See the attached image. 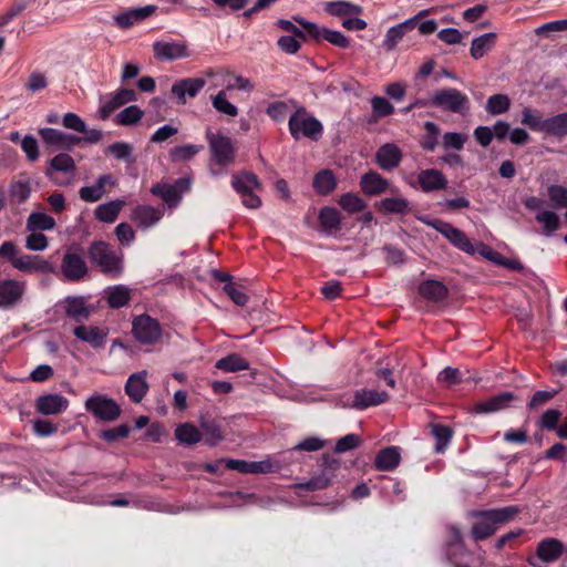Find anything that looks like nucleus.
<instances>
[{
	"instance_id": "nucleus-35",
	"label": "nucleus",
	"mask_w": 567,
	"mask_h": 567,
	"mask_svg": "<svg viewBox=\"0 0 567 567\" xmlns=\"http://www.w3.org/2000/svg\"><path fill=\"white\" fill-rule=\"evenodd\" d=\"M65 313L78 323L89 320L91 309L85 305L82 297H68L65 300Z\"/></svg>"
},
{
	"instance_id": "nucleus-43",
	"label": "nucleus",
	"mask_w": 567,
	"mask_h": 567,
	"mask_svg": "<svg viewBox=\"0 0 567 567\" xmlns=\"http://www.w3.org/2000/svg\"><path fill=\"white\" fill-rule=\"evenodd\" d=\"M31 192V183L28 178L13 181L9 186V196L12 203H25L29 199Z\"/></svg>"
},
{
	"instance_id": "nucleus-4",
	"label": "nucleus",
	"mask_w": 567,
	"mask_h": 567,
	"mask_svg": "<svg viewBox=\"0 0 567 567\" xmlns=\"http://www.w3.org/2000/svg\"><path fill=\"white\" fill-rule=\"evenodd\" d=\"M429 104L444 112L466 114L470 110V100L457 89L449 87L435 91Z\"/></svg>"
},
{
	"instance_id": "nucleus-50",
	"label": "nucleus",
	"mask_w": 567,
	"mask_h": 567,
	"mask_svg": "<svg viewBox=\"0 0 567 567\" xmlns=\"http://www.w3.org/2000/svg\"><path fill=\"white\" fill-rule=\"evenodd\" d=\"M511 107V100L506 94H494L487 99L485 110L491 115H501Z\"/></svg>"
},
{
	"instance_id": "nucleus-13",
	"label": "nucleus",
	"mask_w": 567,
	"mask_h": 567,
	"mask_svg": "<svg viewBox=\"0 0 567 567\" xmlns=\"http://www.w3.org/2000/svg\"><path fill=\"white\" fill-rule=\"evenodd\" d=\"M513 392L504 391L482 400L474 404L473 411L477 414H489L503 411L512 405L516 400Z\"/></svg>"
},
{
	"instance_id": "nucleus-51",
	"label": "nucleus",
	"mask_w": 567,
	"mask_h": 567,
	"mask_svg": "<svg viewBox=\"0 0 567 567\" xmlns=\"http://www.w3.org/2000/svg\"><path fill=\"white\" fill-rule=\"evenodd\" d=\"M432 434L436 441L435 451L443 453L452 440L453 431L447 425L434 424L432 425Z\"/></svg>"
},
{
	"instance_id": "nucleus-2",
	"label": "nucleus",
	"mask_w": 567,
	"mask_h": 567,
	"mask_svg": "<svg viewBox=\"0 0 567 567\" xmlns=\"http://www.w3.org/2000/svg\"><path fill=\"white\" fill-rule=\"evenodd\" d=\"M87 257L102 274L117 277L123 270L122 257L103 240H95L87 248Z\"/></svg>"
},
{
	"instance_id": "nucleus-6",
	"label": "nucleus",
	"mask_w": 567,
	"mask_h": 567,
	"mask_svg": "<svg viewBox=\"0 0 567 567\" xmlns=\"http://www.w3.org/2000/svg\"><path fill=\"white\" fill-rule=\"evenodd\" d=\"M293 20L305 29V31L312 40L318 43L321 41H327L328 43L339 49H349L351 45V40L340 31L320 27L317 23L310 22L299 16H295Z\"/></svg>"
},
{
	"instance_id": "nucleus-30",
	"label": "nucleus",
	"mask_w": 567,
	"mask_h": 567,
	"mask_svg": "<svg viewBox=\"0 0 567 567\" xmlns=\"http://www.w3.org/2000/svg\"><path fill=\"white\" fill-rule=\"evenodd\" d=\"M318 221L322 230L329 235L337 234L342 228V216L334 207H322L319 210Z\"/></svg>"
},
{
	"instance_id": "nucleus-27",
	"label": "nucleus",
	"mask_w": 567,
	"mask_h": 567,
	"mask_svg": "<svg viewBox=\"0 0 567 567\" xmlns=\"http://www.w3.org/2000/svg\"><path fill=\"white\" fill-rule=\"evenodd\" d=\"M390 183L378 172L369 171L360 178L361 190L368 196H377L386 192Z\"/></svg>"
},
{
	"instance_id": "nucleus-34",
	"label": "nucleus",
	"mask_w": 567,
	"mask_h": 567,
	"mask_svg": "<svg viewBox=\"0 0 567 567\" xmlns=\"http://www.w3.org/2000/svg\"><path fill=\"white\" fill-rule=\"evenodd\" d=\"M199 423L202 439L206 445L215 446L224 439L220 424L215 419L202 416Z\"/></svg>"
},
{
	"instance_id": "nucleus-19",
	"label": "nucleus",
	"mask_w": 567,
	"mask_h": 567,
	"mask_svg": "<svg viewBox=\"0 0 567 567\" xmlns=\"http://www.w3.org/2000/svg\"><path fill=\"white\" fill-rule=\"evenodd\" d=\"M206 81L203 78H186L175 82L171 92L178 100V103L185 104L186 96L195 97L205 86Z\"/></svg>"
},
{
	"instance_id": "nucleus-3",
	"label": "nucleus",
	"mask_w": 567,
	"mask_h": 567,
	"mask_svg": "<svg viewBox=\"0 0 567 567\" xmlns=\"http://www.w3.org/2000/svg\"><path fill=\"white\" fill-rule=\"evenodd\" d=\"M290 135L299 141L307 137L313 142H318L323 134L322 123L315 116L309 115L305 106H300L290 117L288 122Z\"/></svg>"
},
{
	"instance_id": "nucleus-48",
	"label": "nucleus",
	"mask_w": 567,
	"mask_h": 567,
	"mask_svg": "<svg viewBox=\"0 0 567 567\" xmlns=\"http://www.w3.org/2000/svg\"><path fill=\"white\" fill-rule=\"evenodd\" d=\"M339 206L349 214L363 212L367 208L365 202L354 193H346L338 199Z\"/></svg>"
},
{
	"instance_id": "nucleus-11",
	"label": "nucleus",
	"mask_w": 567,
	"mask_h": 567,
	"mask_svg": "<svg viewBox=\"0 0 567 567\" xmlns=\"http://www.w3.org/2000/svg\"><path fill=\"white\" fill-rule=\"evenodd\" d=\"M25 284L16 279L0 280V309L9 310L22 301Z\"/></svg>"
},
{
	"instance_id": "nucleus-36",
	"label": "nucleus",
	"mask_w": 567,
	"mask_h": 567,
	"mask_svg": "<svg viewBox=\"0 0 567 567\" xmlns=\"http://www.w3.org/2000/svg\"><path fill=\"white\" fill-rule=\"evenodd\" d=\"M324 11L330 16L344 20L348 17L361 16L363 9L361 6L349 1H329L324 3Z\"/></svg>"
},
{
	"instance_id": "nucleus-59",
	"label": "nucleus",
	"mask_w": 567,
	"mask_h": 567,
	"mask_svg": "<svg viewBox=\"0 0 567 567\" xmlns=\"http://www.w3.org/2000/svg\"><path fill=\"white\" fill-rule=\"evenodd\" d=\"M547 195L554 208H567V188L561 185H550Z\"/></svg>"
},
{
	"instance_id": "nucleus-49",
	"label": "nucleus",
	"mask_w": 567,
	"mask_h": 567,
	"mask_svg": "<svg viewBox=\"0 0 567 567\" xmlns=\"http://www.w3.org/2000/svg\"><path fill=\"white\" fill-rule=\"evenodd\" d=\"M131 300V290L124 286H115L107 291V303L112 309L126 306Z\"/></svg>"
},
{
	"instance_id": "nucleus-38",
	"label": "nucleus",
	"mask_w": 567,
	"mask_h": 567,
	"mask_svg": "<svg viewBox=\"0 0 567 567\" xmlns=\"http://www.w3.org/2000/svg\"><path fill=\"white\" fill-rule=\"evenodd\" d=\"M124 202L121 199L111 200L105 204L99 205L94 210V217L101 223H114L122 208H123Z\"/></svg>"
},
{
	"instance_id": "nucleus-37",
	"label": "nucleus",
	"mask_w": 567,
	"mask_h": 567,
	"mask_svg": "<svg viewBox=\"0 0 567 567\" xmlns=\"http://www.w3.org/2000/svg\"><path fill=\"white\" fill-rule=\"evenodd\" d=\"M132 218L138 227L148 228L162 218V213L152 206L138 205L133 210Z\"/></svg>"
},
{
	"instance_id": "nucleus-23",
	"label": "nucleus",
	"mask_w": 567,
	"mask_h": 567,
	"mask_svg": "<svg viewBox=\"0 0 567 567\" xmlns=\"http://www.w3.org/2000/svg\"><path fill=\"white\" fill-rule=\"evenodd\" d=\"M390 395L385 391L361 389L354 392L352 406L357 410H365L386 402Z\"/></svg>"
},
{
	"instance_id": "nucleus-31",
	"label": "nucleus",
	"mask_w": 567,
	"mask_h": 567,
	"mask_svg": "<svg viewBox=\"0 0 567 567\" xmlns=\"http://www.w3.org/2000/svg\"><path fill=\"white\" fill-rule=\"evenodd\" d=\"M377 210L384 215H406L410 213V202L404 197H386L374 203Z\"/></svg>"
},
{
	"instance_id": "nucleus-8",
	"label": "nucleus",
	"mask_w": 567,
	"mask_h": 567,
	"mask_svg": "<svg viewBox=\"0 0 567 567\" xmlns=\"http://www.w3.org/2000/svg\"><path fill=\"white\" fill-rule=\"evenodd\" d=\"M84 406L86 412L103 422H113L121 415V406L113 399L102 394L90 396Z\"/></svg>"
},
{
	"instance_id": "nucleus-26",
	"label": "nucleus",
	"mask_w": 567,
	"mask_h": 567,
	"mask_svg": "<svg viewBox=\"0 0 567 567\" xmlns=\"http://www.w3.org/2000/svg\"><path fill=\"white\" fill-rule=\"evenodd\" d=\"M156 10V6H145L140 8H132L125 12L115 16L116 25L122 29H128L137 22L143 21L152 16Z\"/></svg>"
},
{
	"instance_id": "nucleus-28",
	"label": "nucleus",
	"mask_w": 567,
	"mask_h": 567,
	"mask_svg": "<svg viewBox=\"0 0 567 567\" xmlns=\"http://www.w3.org/2000/svg\"><path fill=\"white\" fill-rule=\"evenodd\" d=\"M75 171V162L68 153H60L51 158L48 163V167L44 171L45 176L53 181L55 184H62L54 178L55 172H62L65 174H73Z\"/></svg>"
},
{
	"instance_id": "nucleus-40",
	"label": "nucleus",
	"mask_w": 567,
	"mask_h": 567,
	"mask_svg": "<svg viewBox=\"0 0 567 567\" xmlns=\"http://www.w3.org/2000/svg\"><path fill=\"white\" fill-rule=\"evenodd\" d=\"M151 193L161 197L168 205V207H175L181 202L178 188L172 184L157 183L152 186Z\"/></svg>"
},
{
	"instance_id": "nucleus-15",
	"label": "nucleus",
	"mask_w": 567,
	"mask_h": 567,
	"mask_svg": "<svg viewBox=\"0 0 567 567\" xmlns=\"http://www.w3.org/2000/svg\"><path fill=\"white\" fill-rule=\"evenodd\" d=\"M209 146L217 164L225 166L234 161L235 151L231 140L224 135L215 136L213 133H207Z\"/></svg>"
},
{
	"instance_id": "nucleus-29",
	"label": "nucleus",
	"mask_w": 567,
	"mask_h": 567,
	"mask_svg": "<svg viewBox=\"0 0 567 567\" xmlns=\"http://www.w3.org/2000/svg\"><path fill=\"white\" fill-rule=\"evenodd\" d=\"M401 462V454L399 446H388L380 450L374 458V467L378 471L391 472L394 471Z\"/></svg>"
},
{
	"instance_id": "nucleus-24",
	"label": "nucleus",
	"mask_w": 567,
	"mask_h": 567,
	"mask_svg": "<svg viewBox=\"0 0 567 567\" xmlns=\"http://www.w3.org/2000/svg\"><path fill=\"white\" fill-rule=\"evenodd\" d=\"M401 161L402 152L392 143L380 146L375 153V162L383 171H391L398 167Z\"/></svg>"
},
{
	"instance_id": "nucleus-20",
	"label": "nucleus",
	"mask_w": 567,
	"mask_h": 567,
	"mask_svg": "<svg viewBox=\"0 0 567 567\" xmlns=\"http://www.w3.org/2000/svg\"><path fill=\"white\" fill-rule=\"evenodd\" d=\"M12 266L23 272H42L49 274L54 271V267L40 256L22 255L18 259L12 260Z\"/></svg>"
},
{
	"instance_id": "nucleus-9",
	"label": "nucleus",
	"mask_w": 567,
	"mask_h": 567,
	"mask_svg": "<svg viewBox=\"0 0 567 567\" xmlns=\"http://www.w3.org/2000/svg\"><path fill=\"white\" fill-rule=\"evenodd\" d=\"M430 225L460 250L468 255H475L476 245L471 241L463 230L441 219H434Z\"/></svg>"
},
{
	"instance_id": "nucleus-41",
	"label": "nucleus",
	"mask_w": 567,
	"mask_h": 567,
	"mask_svg": "<svg viewBox=\"0 0 567 567\" xmlns=\"http://www.w3.org/2000/svg\"><path fill=\"white\" fill-rule=\"evenodd\" d=\"M216 369L225 372H238L249 369V362L238 353H230L215 363Z\"/></svg>"
},
{
	"instance_id": "nucleus-12",
	"label": "nucleus",
	"mask_w": 567,
	"mask_h": 567,
	"mask_svg": "<svg viewBox=\"0 0 567 567\" xmlns=\"http://www.w3.org/2000/svg\"><path fill=\"white\" fill-rule=\"evenodd\" d=\"M39 135L48 146H54L61 151H72L83 138L64 133L62 131L44 127L39 130Z\"/></svg>"
},
{
	"instance_id": "nucleus-16",
	"label": "nucleus",
	"mask_w": 567,
	"mask_h": 567,
	"mask_svg": "<svg viewBox=\"0 0 567 567\" xmlns=\"http://www.w3.org/2000/svg\"><path fill=\"white\" fill-rule=\"evenodd\" d=\"M419 295L431 305H442L449 297V288L440 280L426 279L417 286Z\"/></svg>"
},
{
	"instance_id": "nucleus-64",
	"label": "nucleus",
	"mask_w": 567,
	"mask_h": 567,
	"mask_svg": "<svg viewBox=\"0 0 567 567\" xmlns=\"http://www.w3.org/2000/svg\"><path fill=\"white\" fill-rule=\"evenodd\" d=\"M437 380L439 382L444 383L446 386L451 388L460 384L463 381V374L461 370L447 367L440 372Z\"/></svg>"
},
{
	"instance_id": "nucleus-55",
	"label": "nucleus",
	"mask_w": 567,
	"mask_h": 567,
	"mask_svg": "<svg viewBox=\"0 0 567 567\" xmlns=\"http://www.w3.org/2000/svg\"><path fill=\"white\" fill-rule=\"evenodd\" d=\"M535 219L544 224L543 233L550 236L554 231L560 228V219L558 215L550 210H544L536 215Z\"/></svg>"
},
{
	"instance_id": "nucleus-25",
	"label": "nucleus",
	"mask_w": 567,
	"mask_h": 567,
	"mask_svg": "<svg viewBox=\"0 0 567 567\" xmlns=\"http://www.w3.org/2000/svg\"><path fill=\"white\" fill-rule=\"evenodd\" d=\"M147 371H141L133 373L128 377L125 384V393L128 395L132 402L140 403L148 391V384L146 382Z\"/></svg>"
},
{
	"instance_id": "nucleus-53",
	"label": "nucleus",
	"mask_w": 567,
	"mask_h": 567,
	"mask_svg": "<svg viewBox=\"0 0 567 567\" xmlns=\"http://www.w3.org/2000/svg\"><path fill=\"white\" fill-rule=\"evenodd\" d=\"M202 150L203 145L187 144L183 146H175L169 151V157L172 162H187L190 161Z\"/></svg>"
},
{
	"instance_id": "nucleus-56",
	"label": "nucleus",
	"mask_w": 567,
	"mask_h": 567,
	"mask_svg": "<svg viewBox=\"0 0 567 567\" xmlns=\"http://www.w3.org/2000/svg\"><path fill=\"white\" fill-rule=\"evenodd\" d=\"M560 419L561 412L559 410L549 409L542 414L536 425L539 430L554 431L557 429Z\"/></svg>"
},
{
	"instance_id": "nucleus-47",
	"label": "nucleus",
	"mask_w": 567,
	"mask_h": 567,
	"mask_svg": "<svg viewBox=\"0 0 567 567\" xmlns=\"http://www.w3.org/2000/svg\"><path fill=\"white\" fill-rule=\"evenodd\" d=\"M106 153L126 164H135L136 157L133 154V146L126 142H115L107 146Z\"/></svg>"
},
{
	"instance_id": "nucleus-58",
	"label": "nucleus",
	"mask_w": 567,
	"mask_h": 567,
	"mask_svg": "<svg viewBox=\"0 0 567 567\" xmlns=\"http://www.w3.org/2000/svg\"><path fill=\"white\" fill-rule=\"evenodd\" d=\"M212 103L214 109L219 113L228 116H236L238 114L237 106L227 100L225 91H219L215 96H213Z\"/></svg>"
},
{
	"instance_id": "nucleus-32",
	"label": "nucleus",
	"mask_w": 567,
	"mask_h": 567,
	"mask_svg": "<svg viewBox=\"0 0 567 567\" xmlns=\"http://www.w3.org/2000/svg\"><path fill=\"white\" fill-rule=\"evenodd\" d=\"M74 336L81 341L87 342L93 348H102L107 336L99 327L79 324L73 330Z\"/></svg>"
},
{
	"instance_id": "nucleus-14",
	"label": "nucleus",
	"mask_w": 567,
	"mask_h": 567,
	"mask_svg": "<svg viewBox=\"0 0 567 567\" xmlns=\"http://www.w3.org/2000/svg\"><path fill=\"white\" fill-rule=\"evenodd\" d=\"M61 271L68 281H80L86 276L89 268L81 255L68 251L62 258Z\"/></svg>"
},
{
	"instance_id": "nucleus-45",
	"label": "nucleus",
	"mask_w": 567,
	"mask_h": 567,
	"mask_svg": "<svg viewBox=\"0 0 567 567\" xmlns=\"http://www.w3.org/2000/svg\"><path fill=\"white\" fill-rule=\"evenodd\" d=\"M545 134L556 137L567 136V112L546 118Z\"/></svg>"
},
{
	"instance_id": "nucleus-18",
	"label": "nucleus",
	"mask_w": 567,
	"mask_h": 567,
	"mask_svg": "<svg viewBox=\"0 0 567 567\" xmlns=\"http://www.w3.org/2000/svg\"><path fill=\"white\" fill-rule=\"evenodd\" d=\"M426 11H421L419 16L408 19L402 23H399L394 27H391L383 39V48L386 51H393L399 42L403 39V37L413 31L417 27V19L421 16H424Z\"/></svg>"
},
{
	"instance_id": "nucleus-7",
	"label": "nucleus",
	"mask_w": 567,
	"mask_h": 567,
	"mask_svg": "<svg viewBox=\"0 0 567 567\" xmlns=\"http://www.w3.org/2000/svg\"><path fill=\"white\" fill-rule=\"evenodd\" d=\"M132 333L140 343L152 346L161 340L163 329L157 319L143 313L133 319Z\"/></svg>"
},
{
	"instance_id": "nucleus-46",
	"label": "nucleus",
	"mask_w": 567,
	"mask_h": 567,
	"mask_svg": "<svg viewBox=\"0 0 567 567\" xmlns=\"http://www.w3.org/2000/svg\"><path fill=\"white\" fill-rule=\"evenodd\" d=\"M55 227V219L44 213H31L27 219V229L34 230H51Z\"/></svg>"
},
{
	"instance_id": "nucleus-42",
	"label": "nucleus",
	"mask_w": 567,
	"mask_h": 567,
	"mask_svg": "<svg viewBox=\"0 0 567 567\" xmlns=\"http://www.w3.org/2000/svg\"><path fill=\"white\" fill-rule=\"evenodd\" d=\"M175 437L184 445H194L202 440V432L189 422L182 423L175 429Z\"/></svg>"
},
{
	"instance_id": "nucleus-44",
	"label": "nucleus",
	"mask_w": 567,
	"mask_h": 567,
	"mask_svg": "<svg viewBox=\"0 0 567 567\" xmlns=\"http://www.w3.org/2000/svg\"><path fill=\"white\" fill-rule=\"evenodd\" d=\"M496 33H485L472 41L471 55L473 59L478 60L483 58L495 44Z\"/></svg>"
},
{
	"instance_id": "nucleus-61",
	"label": "nucleus",
	"mask_w": 567,
	"mask_h": 567,
	"mask_svg": "<svg viewBox=\"0 0 567 567\" xmlns=\"http://www.w3.org/2000/svg\"><path fill=\"white\" fill-rule=\"evenodd\" d=\"M223 291L231 299L237 306H246L248 302V296L241 290L237 282H227L223 287Z\"/></svg>"
},
{
	"instance_id": "nucleus-39",
	"label": "nucleus",
	"mask_w": 567,
	"mask_h": 567,
	"mask_svg": "<svg viewBox=\"0 0 567 567\" xmlns=\"http://www.w3.org/2000/svg\"><path fill=\"white\" fill-rule=\"evenodd\" d=\"M312 187L317 194L326 196L332 193L337 187V179L330 169L318 172L312 181Z\"/></svg>"
},
{
	"instance_id": "nucleus-22",
	"label": "nucleus",
	"mask_w": 567,
	"mask_h": 567,
	"mask_svg": "<svg viewBox=\"0 0 567 567\" xmlns=\"http://www.w3.org/2000/svg\"><path fill=\"white\" fill-rule=\"evenodd\" d=\"M417 184L422 192L431 193L447 187L446 176L439 169L426 168L417 174Z\"/></svg>"
},
{
	"instance_id": "nucleus-52",
	"label": "nucleus",
	"mask_w": 567,
	"mask_h": 567,
	"mask_svg": "<svg viewBox=\"0 0 567 567\" xmlns=\"http://www.w3.org/2000/svg\"><path fill=\"white\" fill-rule=\"evenodd\" d=\"M522 123L528 126L532 131L545 133L546 118L537 110L525 107L523 110Z\"/></svg>"
},
{
	"instance_id": "nucleus-63",
	"label": "nucleus",
	"mask_w": 567,
	"mask_h": 567,
	"mask_svg": "<svg viewBox=\"0 0 567 567\" xmlns=\"http://www.w3.org/2000/svg\"><path fill=\"white\" fill-rule=\"evenodd\" d=\"M361 437L358 434L350 433L342 437H340L334 446L336 453H346L348 451L354 450L361 444Z\"/></svg>"
},
{
	"instance_id": "nucleus-1",
	"label": "nucleus",
	"mask_w": 567,
	"mask_h": 567,
	"mask_svg": "<svg viewBox=\"0 0 567 567\" xmlns=\"http://www.w3.org/2000/svg\"><path fill=\"white\" fill-rule=\"evenodd\" d=\"M519 512L516 505L475 512L473 516L476 522L472 526L471 537L475 542L492 537L501 526L513 520Z\"/></svg>"
},
{
	"instance_id": "nucleus-54",
	"label": "nucleus",
	"mask_w": 567,
	"mask_h": 567,
	"mask_svg": "<svg viewBox=\"0 0 567 567\" xmlns=\"http://www.w3.org/2000/svg\"><path fill=\"white\" fill-rule=\"evenodd\" d=\"M144 112L137 105H131L121 111L115 118L116 124L130 126L141 121Z\"/></svg>"
},
{
	"instance_id": "nucleus-5",
	"label": "nucleus",
	"mask_w": 567,
	"mask_h": 567,
	"mask_svg": "<svg viewBox=\"0 0 567 567\" xmlns=\"http://www.w3.org/2000/svg\"><path fill=\"white\" fill-rule=\"evenodd\" d=\"M233 188L241 196V203L249 209H257L261 206V199L254 190L261 187L258 176L251 172L235 174L231 178Z\"/></svg>"
},
{
	"instance_id": "nucleus-10",
	"label": "nucleus",
	"mask_w": 567,
	"mask_h": 567,
	"mask_svg": "<svg viewBox=\"0 0 567 567\" xmlns=\"http://www.w3.org/2000/svg\"><path fill=\"white\" fill-rule=\"evenodd\" d=\"M564 551V545L556 538H546L538 543L536 555L528 558L533 567H545L546 564L557 560Z\"/></svg>"
},
{
	"instance_id": "nucleus-17",
	"label": "nucleus",
	"mask_w": 567,
	"mask_h": 567,
	"mask_svg": "<svg viewBox=\"0 0 567 567\" xmlns=\"http://www.w3.org/2000/svg\"><path fill=\"white\" fill-rule=\"evenodd\" d=\"M137 94L133 89L122 87L110 94L109 100L104 102L99 110L101 120H107L111 114L130 102H135Z\"/></svg>"
},
{
	"instance_id": "nucleus-33",
	"label": "nucleus",
	"mask_w": 567,
	"mask_h": 567,
	"mask_svg": "<svg viewBox=\"0 0 567 567\" xmlns=\"http://www.w3.org/2000/svg\"><path fill=\"white\" fill-rule=\"evenodd\" d=\"M153 47L154 56L157 60H176L187 56L186 45L181 43L158 41Z\"/></svg>"
},
{
	"instance_id": "nucleus-62",
	"label": "nucleus",
	"mask_w": 567,
	"mask_h": 567,
	"mask_svg": "<svg viewBox=\"0 0 567 567\" xmlns=\"http://www.w3.org/2000/svg\"><path fill=\"white\" fill-rule=\"evenodd\" d=\"M330 485L329 478L324 476L322 473H316L309 481L299 483L297 485L298 489L312 492V491H319L328 487Z\"/></svg>"
},
{
	"instance_id": "nucleus-21",
	"label": "nucleus",
	"mask_w": 567,
	"mask_h": 567,
	"mask_svg": "<svg viewBox=\"0 0 567 567\" xmlns=\"http://www.w3.org/2000/svg\"><path fill=\"white\" fill-rule=\"evenodd\" d=\"M69 406V400L61 394H44L35 400V410L43 415L61 414Z\"/></svg>"
},
{
	"instance_id": "nucleus-60",
	"label": "nucleus",
	"mask_w": 567,
	"mask_h": 567,
	"mask_svg": "<svg viewBox=\"0 0 567 567\" xmlns=\"http://www.w3.org/2000/svg\"><path fill=\"white\" fill-rule=\"evenodd\" d=\"M424 128L426 134L422 142V147L425 151L433 152L439 144L440 127L433 122H425Z\"/></svg>"
},
{
	"instance_id": "nucleus-57",
	"label": "nucleus",
	"mask_w": 567,
	"mask_h": 567,
	"mask_svg": "<svg viewBox=\"0 0 567 567\" xmlns=\"http://www.w3.org/2000/svg\"><path fill=\"white\" fill-rule=\"evenodd\" d=\"M558 394V390L553 389L550 391L539 390L536 391L527 403L529 411H538L553 400Z\"/></svg>"
}]
</instances>
